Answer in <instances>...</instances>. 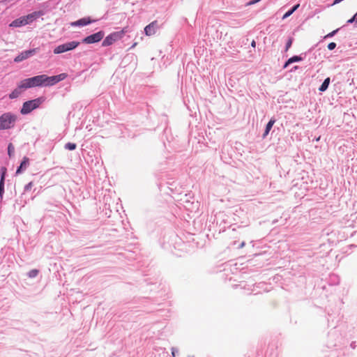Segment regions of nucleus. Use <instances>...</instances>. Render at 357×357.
<instances>
[{"label":"nucleus","mask_w":357,"mask_h":357,"mask_svg":"<svg viewBox=\"0 0 357 357\" xmlns=\"http://www.w3.org/2000/svg\"><path fill=\"white\" fill-rule=\"evenodd\" d=\"M15 153V147L13 144L10 143L8 146V154L10 157L13 156Z\"/></svg>","instance_id":"nucleus-22"},{"label":"nucleus","mask_w":357,"mask_h":357,"mask_svg":"<svg viewBox=\"0 0 357 357\" xmlns=\"http://www.w3.org/2000/svg\"><path fill=\"white\" fill-rule=\"evenodd\" d=\"M260 1H261V0H252V1H250L248 3V4H249V5L255 4V3H257V2Z\"/></svg>","instance_id":"nucleus-29"},{"label":"nucleus","mask_w":357,"mask_h":357,"mask_svg":"<svg viewBox=\"0 0 357 357\" xmlns=\"http://www.w3.org/2000/svg\"><path fill=\"white\" fill-rule=\"evenodd\" d=\"M245 243L244 241H243V242L240 244V245H239V247H238V248H243L245 246Z\"/></svg>","instance_id":"nucleus-32"},{"label":"nucleus","mask_w":357,"mask_h":357,"mask_svg":"<svg viewBox=\"0 0 357 357\" xmlns=\"http://www.w3.org/2000/svg\"><path fill=\"white\" fill-rule=\"evenodd\" d=\"M91 23V20L89 18L84 17L81 18L75 22L71 23L72 26H84Z\"/></svg>","instance_id":"nucleus-13"},{"label":"nucleus","mask_w":357,"mask_h":357,"mask_svg":"<svg viewBox=\"0 0 357 357\" xmlns=\"http://www.w3.org/2000/svg\"><path fill=\"white\" fill-rule=\"evenodd\" d=\"M297 69H298V66H294L291 70H290V72H294L295 70H296Z\"/></svg>","instance_id":"nucleus-31"},{"label":"nucleus","mask_w":357,"mask_h":357,"mask_svg":"<svg viewBox=\"0 0 357 357\" xmlns=\"http://www.w3.org/2000/svg\"><path fill=\"white\" fill-rule=\"evenodd\" d=\"M26 25L24 17H20L15 20H13L10 24V27H21L22 26Z\"/></svg>","instance_id":"nucleus-14"},{"label":"nucleus","mask_w":357,"mask_h":357,"mask_svg":"<svg viewBox=\"0 0 357 357\" xmlns=\"http://www.w3.org/2000/svg\"><path fill=\"white\" fill-rule=\"evenodd\" d=\"M24 84L27 89L45 86V75H36L30 78L23 79Z\"/></svg>","instance_id":"nucleus-4"},{"label":"nucleus","mask_w":357,"mask_h":357,"mask_svg":"<svg viewBox=\"0 0 357 357\" xmlns=\"http://www.w3.org/2000/svg\"><path fill=\"white\" fill-rule=\"evenodd\" d=\"M80 43L78 41H70L61 45H59L56 46L53 52L55 54H59L61 53H64L68 51H71L75 50L76 47H77L79 45Z\"/></svg>","instance_id":"nucleus-3"},{"label":"nucleus","mask_w":357,"mask_h":357,"mask_svg":"<svg viewBox=\"0 0 357 357\" xmlns=\"http://www.w3.org/2000/svg\"><path fill=\"white\" fill-rule=\"evenodd\" d=\"M171 350H172V357H176V354L178 352V349L176 348V347H172Z\"/></svg>","instance_id":"nucleus-27"},{"label":"nucleus","mask_w":357,"mask_h":357,"mask_svg":"<svg viewBox=\"0 0 357 357\" xmlns=\"http://www.w3.org/2000/svg\"><path fill=\"white\" fill-rule=\"evenodd\" d=\"M17 121V116L11 112H6L0 116V130L13 128Z\"/></svg>","instance_id":"nucleus-1"},{"label":"nucleus","mask_w":357,"mask_h":357,"mask_svg":"<svg viewBox=\"0 0 357 357\" xmlns=\"http://www.w3.org/2000/svg\"><path fill=\"white\" fill-rule=\"evenodd\" d=\"M303 55L305 56L306 53L303 54ZM303 59H304V57L303 56V54H301V55H298V56H297V55L293 56L292 57L289 58L285 62V63L283 66V68H287L288 67V66L291 64L292 63L301 61L303 60Z\"/></svg>","instance_id":"nucleus-12"},{"label":"nucleus","mask_w":357,"mask_h":357,"mask_svg":"<svg viewBox=\"0 0 357 357\" xmlns=\"http://www.w3.org/2000/svg\"><path fill=\"white\" fill-rule=\"evenodd\" d=\"M55 77H56L57 82H59L66 77V75L65 73H61L58 75H55Z\"/></svg>","instance_id":"nucleus-24"},{"label":"nucleus","mask_w":357,"mask_h":357,"mask_svg":"<svg viewBox=\"0 0 357 357\" xmlns=\"http://www.w3.org/2000/svg\"><path fill=\"white\" fill-rule=\"evenodd\" d=\"M43 14V13L42 11H35V12H33L27 15L22 16V17H24L26 24H29L31 23L33 20H36L38 17H39Z\"/></svg>","instance_id":"nucleus-11"},{"label":"nucleus","mask_w":357,"mask_h":357,"mask_svg":"<svg viewBox=\"0 0 357 357\" xmlns=\"http://www.w3.org/2000/svg\"><path fill=\"white\" fill-rule=\"evenodd\" d=\"M7 169L5 167H1L0 169L1 172V178H0V197L3 198V195L4 193V181L5 177L6 174Z\"/></svg>","instance_id":"nucleus-10"},{"label":"nucleus","mask_w":357,"mask_h":357,"mask_svg":"<svg viewBox=\"0 0 357 357\" xmlns=\"http://www.w3.org/2000/svg\"><path fill=\"white\" fill-rule=\"evenodd\" d=\"M36 52L37 49H31L29 50L23 51L14 59V61L16 63L21 62L34 55Z\"/></svg>","instance_id":"nucleus-7"},{"label":"nucleus","mask_w":357,"mask_h":357,"mask_svg":"<svg viewBox=\"0 0 357 357\" xmlns=\"http://www.w3.org/2000/svg\"><path fill=\"white\" fill-rule=\"evenodd\" d=\"M38 273H39L38 270H37V269H32V270H31L30 271L28 272L27 275L30 278H36L38 275Z\"/></svg>","instance_id":"nucleus-20"},{"label":"nucleus","mask_w":357,"mask_h":357,"mask_svg":"<svg viewBox=\"0 0 357 357\" xmlns=\"http://www.w3.org/2000/svg\"><path fill=\"white\" fill-rule=\"evenodd\" d=\"M275 122V120L273 119H271L268 122V123L266 124V128H265V130H264V132L262 135V137L264 139L266 137V136L268 135L270 130H271L273 126L274 125Z\"/></svg>","instance_id":"nucleus-16"},{"label":"nucleus","mask_w":357,"mask_h":357,"mask_svg":"<svg viewBox=\"0 0 357 357\" xmlns=\"http://www.w3.org/2000/svg\"><path fill=\"white\" fill-rule=\"evenodd\" d=\"M353 17H354V19H355V22H356V25H357V13H356Z\"/></svg>","instance_id":"nucleus-35"},{"label":"nucleus","mask_w":357,"mask_h":357,"mask_svg":"<svg viewBox=\"0 0 357 357\" xmlns=\"http://www.w3.org/2000/svg\"><path fill=\"white\" fill-rule=\"evenodd\" d=\"M105 36L103 31L88 36L82 39V43L86 44H93L100 41Z\"/></svg>","instance_id":"nucleus-6"},{"label":"nucleus","mask_w":357,"mask_h":357,"mask_svg":"<svg viewBox=\"0 0 357 357\" xmlns=\"http://www.w3.org/2000/svg\"><path fill=\"white\" fill-rule=\"evenodd\" d=\"M32 185H33V183L32 182L29 183L28 184H26L25 185L24 190H26V191L31 190Z\"/></svg>","instance_id":"nucleus-28"},{"label":"nucleus","mask_w":357,"mask_h":357,"mask_svg":"<svg viewBox=\"0 0 357 357\" xmlns=\"http://www.w3.org/2000/svg\"><path fill=\"white\" fill-rule=\"evenodd\" d=\"M45 86H52L56 83H58L56 80V77L54 76L48 77L47 75H45Z\"/></svg>","instance_id":"nucleus-15"},{"label":"nucleus","mask_w":357,"mask_h":357,"mask_svg":"<svg viewBox=\"0 0 357 357\" xmlns=\"http://www.w3.org/2000/svg\"><path fill=\"white\" fill-rule=\"evenodd\" d=\"M336 47V43L331 42L328 45V49L329 50H333Z\"/></svg>","instance_id":"nucleus-26"},{"label":"nucleus","mask_w":357,"mask_h":357,"mask_svg":"<svg viewBox=\"0 0 357 357\" xmlns=\"http://www.w3.org/2000/svg\"><path fill=\"white\" fill-rule=\"evenodd\" d=\"M76 147L77 145L75 143L68 142L65 144V149L70 151L75 150Z\"/></svg>","instance_id":"nucleus-21"},{"label":"nucleus","mask_w":357,"mask_h":357,"mask_svg":"<svg viewBox=\"0 0 357 357\" xmlns=\"http://www.w3.org/2000/svg\"><path fill=\"white\" fill-rule=\"evenodd\" d=\"M125 33V31L123 29L113 32L109 34L102 41V46L107 47L112 45L114 42L121 39Z\"/></svg>","instance_id":"nucleus-5"},{"label":"nucleus","mask_w":357,"mask_h":357,"mask_svg":"<svg viewBox=\"0 0 357 357\" xmlns=\"http://www.w3.org/2000/svg\"><path fill=\"white\" fill-rule=\"evenodd\" d=\"M343 0H334L333 4H337L342 1Z\"/></svg>","instance_id":"nucleus-34"},{"label":"nucleus","mask_w":357,"mask_h":357,"mask_svg":"<svg viewBox=\"0 0 357 357\" xmlns=\"http://www.w3.org/2000/svg\"><path fill=\"white\" fill-rule=\"evenodd\" d=\"M331 79L330 77H327L324 79L321 85L319 88V91L320 92H324L327 90L328 88V86L330 84Z\"/></svg>","instance_id":"nucleus-18"},{"label":"nucleus","mask_w":357,"mask_h":357,"mask_svg":"<svg viewBox=\"0 0 357 357\" xmlns=\"http://www.w3.org/2000/svg\"><path fill=\"white\" fill-rule=\"evenodd\" d=\"M354 22H355V19H354V17H352L351 19H349V20L347 21V23H349V24H351V23Z\"/></svg>","instance_id":"nucleus-30"},{"label":"nucleus","mask_w":357,"mask_h":357,"mask_svg":"<svg viewBox=\"0 0 357 357\" xmlns=\"http://www.w3.org/2000/svg\"><path fill=\"white\" fill-rule=\"evenodd\" d=\"M251 46L254 48L256 47V42L255 40L252 41Z\"/></svg>","instance_id":"nucleus-33"},{"label":"nucleus","mask_w":357,"mask_h":357,"mask_svg":"<svg viewBox=\"0 0 357 357\" xmlns=\"http://www.w3.org/2000/svg\"><path fill=\"white\" fill-rule=\"evenodd\" d=\"M44 100L45 99L43 97H40L24 102L20 109V113L24 115L29 114L33 109L38 108L44 102Z\"/></svg>","instance_id":"nucleus-2"},{"label":"nucleus","mask_w":357,"mask_h":357,"mask_svg":"<svg viewBox=\"0 0 357 357\" xmlns=\"http://www.w3.org/2000/svg\"><path fill=\"white\" fill-rule=\"evenodd\" d=\"M338 31H339V29H337L333 31L332 32L328 33L325 36V38H331V37L334 36L338 32Z\"/></svg>","instance_id":"nucleus-25"},{"label":"nucleus","mask_w":357,"mask_h":357,"mask_svg":"<svg viewBox=\"0 0 357 357\" xmlns=\"http://www.w3.org/2000/svg\"><path fill=\"white\" fill-rule=\"evenodd\" d=\"M25 89H27V87H26L24 81L22 80L17 86L9 94V98L10 99L18 98Z\"/></svg>","instance_id":"nucleus-8"},{"label":"nucleus","mask_w":357,"mask_h":357,"mask_svg":"<svg viewBox=\"0 0 357 357\" xmlns=\"http://www.w3.org/2000/svg\"><path fill=\"white\" fill-rule=\"evenodd\" d=\"M294 38L292 37L289 38L288 40L286 43L284 51L287 52L289 49L291 47Z\"/></svg>","instance_id":"nucleus-23"},{"label":"nucleus","mask_w":357,"mask_h":357,"mask_svg":"<svg viewBox=\"0 0 357 357\" xmlns=\"http://www.w3.org/2000/svg\"><path fill=\"white\" fill-rule=\"evenodd\" d=\"M300 6L299 4L294 6L290 10H289L282 17V19H286L291 15Z\"/></svg>","instance_id":"nucleus-19"},{"label":"nucleus","mask_w":357,"mask_h":357,"mask_svg":"<svg viewBox=\"0 0 357 357\" xmlns=\"http://www.w3.org/2000/svg\"><path fill=\"white\" fill-rule=\"evenodd\" d=\"M29 165V158L24 157L23 160L22 161L20 167L17 168L16 171V174H20L23 169H25L26 167Z\"/></svg>","instance_id":"nucleus-17"},{"label":"nucleus","mask_w":357,"mask_h":357,"mask_svg":"<svg viewBox=\"0 0 357 357\" xmlns=\"http://www.w3.org/2000/svg\"><path fill=\"white\" fill-rule=\"evenodd\" d=\"M158 29L157 21H153L144 28V32L146 36H152L155 33Z\"/></svg>","instance_id":"nucleus-9"}]
</instances>
